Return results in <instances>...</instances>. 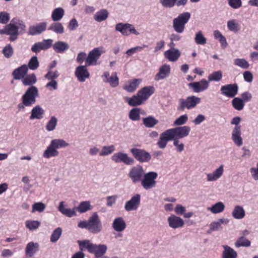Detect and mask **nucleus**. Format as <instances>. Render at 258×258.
<instances>
[{"mask_svg": "<svg viewBox=\"0 0 258 258\" xmlns=\"http://www.w3.org/2000/svg\"><path fill=\"white\" fill-rule=\"evenodd\" d=\"M37 78L34 74L26 75L22 80L24 86H34L33 85L37 82Z\"/></svg>", "mask_w": 258, "mask_h": 258, "instance_id": "nucleus-40", "label": "nucleus"}, {"mask_svg": "<svg viewBox=\"0 0 258 258\" xmlns=\"http://www.w3.org/2000/svg\"><path fill=\"white\" fill-rule=\"evenodd\" d=\"M50 144L57 150L58 149L67 147L69 146V144L67 143L64 140L60 139L52 140Z\"/></svg>", "mask_w": 258, "mask_h": 258, "instance_id": "nucleus-45", "label": "nucleus"}, {"mask_svg": "<svg viewBox=\"0 0 258 258\" xmlns=\"http://www.w3.org/2000/svg\"><path fill=\"white\" fill-rule=\"evenodd\" d=\"M64 15V10L62 8H55L51 13V19L53 22H58L61 20Z\"/></svg>", "mask_w": 258, "mask_h": 258, "instance_id": "nucleus-33", "label": "nucleus"}, {"mask_svg": "<svg viewBox=\"0 0 258 258\" xmlns=\"http://www.w3.org/2000/svg\"><path fill=\"white\" fill-rule=\"evenodd\" d=\"M79 247L81 250H87L89 252L94 253L96 257L103 255L107 249L105 245H96L92 243H79Z\"/></svg>", "mask_w": 258, "mask_h": 258, "instance_id": "nucleus-5", "label": "nucleus"}, {"mask_svg": "<svg viewBox=\"0 0 258 258\" xmlns=\"http://www.w3.org/2000/svg\"><path fill=\"white\" fill-rule=\"evenodd\" d=\"M224 172V165H220L212 173L206 174L207 181L208 182H214L217 181L223 176Z\"/></svg>", "mask_w": 258, "mask_h": 258, "instance_id": "nucleus-17", "label": "nucleus"}, {"mask_svg": "<svg viewBox=\"0 0 258 258\" xmlns=\"http://www.w3.org/2000/svg\"><path fill=\"white\" fill-rule=\"evenodd\" d=\"M58 120L56 117L52 116L50 117L45 126L46 130L49 132L54 130L56 128Z\"/></svg>", "mask_w": 258, "mask_h": 258, "instance_id": "nucleus-53", "label": "nucleus"}, {"mask_svg": "<svg viewBox=\"0 0 258 258\" xmlns=\"http://www.w3.org/2000/svg\"><path fill=\"white\" fill-rule=\"evenodd\" d=\"M154 88L153 87H145L139 90L137 94L141 99L143 103L154 93Z\"/></svg>", "mask_w": 258, "mask_h": 258, "instance_id": "nucleus-26", "label": "nucleus"}, {"mask_svg": "<svg viewBox=\"0 0 258 258\" xmlns=\"http://www.w3.org/2000/svg\"><path fill=\"white\" fill-rule=\"evenodd\" d=\"M177 0H160V3L165 8H173Z\"/></svg>", "mask_w": 258, "mask_h": 258, "instance_id": "nucleus-61", "label": "nucleus"}, {"mask_svg": "<svg viewBox=\"0 0 258 258\" xmlns=\"http://www.w3.org/2000/svg\"><path fill=\"white\" fill-rule=\"evenodd\" d=\"M195 40L198 44L204 45L206 43V38L204 36L201 31H199L196 34Z\"/></svg>", "mask_w": 258, "mask_h": 258, "instance_id": "nucleus-59", "label": "nucleus"}, {"mask_svg": "<svg viewBox=\"0 0 258 258\" xmlns=\"http://www.w3.org/2000/svg\"><path fill=\"white\" fill-rule=\"evenodd\" d=\"M112 228L117 232H122L126 228V223L122 217L115 218L113 221Z\"/></svg>", "mask_w": 258, "mask_h": 258, "instance_id": "nucleus-29", "label": "nucleus"}, {"mask_svg": "<svg viewBox=\"0 0 258 258\" xmlns=\"http://www.w3.org/2000/svg\"><path fill=\"white\" fill-rule=\"evenodd\" d=\"M172 139L179 140L189 135L191 128L189 126H177L167 130Z\"/></svg>", "mask_w": 258, "mask_h": 258, "instance_id": "nucleus-8", "label": "nucleus"}, {"mask_svg": "<svg viewBox=\"0 0 258 258\" xmlns=\"http://www.w3.org/2000/svg\"><path fill=\"white\" fill-rule=\"evenodd\" d=\"M39 95V90L35 86L28 88L23 95L22 102L18 105L19 109H24L26 107H30L36 102V98Z\"/></svg>", "mask_w": 258, "mask_h": 258, "instance_id": "nucleus-3", "label": "nucleus"}, {"mask_svg": "<svg viewBox=\"0 0 258 258\" xmlns=\"http://www.w3.org/2000/svg\"><path fill=\"white\" fill-rule=\"evenodd\" d=\"M238 86L236 84H228L221 87L222 94L229 98L234 97L238 92Z\"/></svg>", "mask_w": 258, "mask_h": 258, "instance_id": "nucleus-16", "label": "nucleus"}, {"mask_svg": "<svg viewBox=\"0 0 258 258\" xmlns=\"http://www.w3.org/2000/svg\"><path fill=\"white\" fill-rule=\"evenodd\" d=\"M234 65L243 69H247L250 65L248 62L244 58H236L233 60Z\"/></svg>", "mask_w": 258, "mask_h": 258, "instance_id": "nucleus-52", "label": "nucleus"}, {"mask_svg": "<svg viewBox=\"0 0 258 258\" xmlns=\"http://www.w3.org/2000/svg\"><path fill=\"white\" fill-rule=\"evenodd\" d=\"M115 150V147L114 145L110 146H103L101 151L99 153V155L101 156H108L112 154Z\"/></svg>", "mask_w": 258, "mask_h": 258, "instance_id": "nucleus-50", "label": "nucleus"}, {"mask_svg": "<svg viewBox=\"0 0 258 258\" xmlns=\"http://www.w3.org/2000/svg\"><path fill=\"white\" fill-rule=\"evenodd\" d=\"M40 225V222L36 220H27L25 222L26 227L30 230H35Z\"/></svg>", "mask_w": 258, "mask_h": 258, "instance_id": "nucleus-56", "label": "nucleus"}, {"mask_svg": "<svg viewBox=\"0 0 258 258\" xmlns=\"http://www.w3.org/2000/svg\"><path fill=\"white\" fill-rule=\"evenodd\" d=\"M222 78V72L221 71H216L210 74L208 76V81H220Z\"/></svg>", "mask_w": 258, "mask_h": 258, "instance_id": "nucleus-54", "label": "nucleus"}, {"mask_svg": "<svg viewBox=\"0 0 258 258\" xmlns=\"http://www.w3.org/2000/svg\"><path fill=\"white\" fill-rule=\"evenodd\" d=\"M46 208V205L45 204L42 202L35 203L32 207V213H35V212H42Z\"/></svg>", "mask_w": 258, "mask_h": 258, "instance_id": "nucleus-55", "label": "nucleus"}, {"mask_svg": "<svg viewBox=\"0 0 258 258\" xmlns=\"http://www.w3.org/2000/svg\"><path fill=\"white\" fill-rule=\"evenodd\" d=\"M180 52L178 49L173 48L166 51L164 55L169 61H176L180 56Z\"/></svg>", "mask_w": 258, "mask_h": 258, "instance_id": "nucleus-28", "label": "nucleus"}, {"mask_svg": "<svg viewBox=\"0 0 258 258\" xmlns=\"http://www.w3.org/2000/svg\"><path fill=\"white\" fill-rule=\"evenodd\" d=\"M232 104L234 109L239 111L242 110L244 106L243 100L239 97L234 98L232 101Z\"/></svg>", "mask_w": 258, "mask_h": 258, "instance_id": "nucleus-51", "label": "nucleus"}, {"mask_svg": "<svg viewBox=\"0 0 258 258\" xmlns=\"http://www.w3.org/2000/svg\"><path fill=\"white\" fill-rule=\"evenodd\" d=\"M104 52L102 47L95 48L90 51L86 58V66L95 65L98 59Z\"/></svg>", "mask_w": 258, "mask_h": 258, "instance_id": "nucleus-12", "label": "nucleus"}, {"mask_svg": "<svg viewBox=\"0 0 258 258\" xmlns=\"http://www.w3.org/2000/svg\"><path fill=\"white\" fill-rule=\"evenodd\" d=\"M158 173L155 171H150L144 173L141 184L145 190H149L155 187L156 185V179Z\"/></svg>", "mask_w": 258, "mask_h": 258, "instance_id": "nucleus-7", "label": "nucleus"}, {"mask_svg": "<svg viewBox=\"0 0 258 258\" xmlns=\"http://www.w3.org/2000/svg\"><path fill=\"white\" fill-rule=\"evenodd\" d=\"M3 53L6 57L10 58L13 54V48L10 44H8L4 48Z\"/></svg>", "mask_w": 258, "mask_h": 258, "instance_id": "nucleus-63", "label": "nucleus"}, {"mask_svg": "<svg viewBox=\"0 0 258 258\" xmlns=\"http://www.w3.org/2000/svg\"><path fill=\"white\" fill-rule=\"evenodd\" d=\"M78 226L80 228H85L92 233H98L102 229L101 220L96 212L93 213L87 220L79 222Z\"/></svg>", "mask_w": 258, "mask_h": 258, "instance_id": "nucleus-2", "label": "nucleus"}, {"mask_svg": "<svg viewBox=\"0 0 258 258\" xmlns=\"http://www.w3.org/2000/svg\"><path fill=\"white\" fill-rule=\"evenodd\" d=\"M225 206L222 202H218L207 208V211L216 214L222 213L225 209Z\"/></svg>", "mask_w": 258, "mask_h": 258, "instance_id": "nucleus-30", "label": "nucleus"}, {"mask_svg": "<svg viewBox=\"0 0 258 258\" xmlns=\"http://www.w3.org/2000/svg\"><path fill=\"white\" fill-rule=\"evenodd\" d=\"M39 61L37 56H34L31 57L28 62V68L32 70H36L39 67Z\"/></svg>", "mask_w": 258, "mask_h": 258, "instance_id": "nucleus-58", "label": "nucleus"}, {"mask_svg": "<svg viewBox=\"0 0 258 258\" xmlns=\"http://www.w3.org/2000/svg\"><path fill=\"white\" fill-rule=\"evenodd\" d=\"M147 47H148V45L143 44L142 46H136L135 47H133L132 48L128 49L126 51V54L128 56H131L134 53H136L137 51L141 50L143 49V48H146Z\"/></svg>", "mask_w": 258, "mask_h": 258, "instance_id": "nucleus-64", "label": "nucleus"}, {"mask_svg": "<svg viewBox=\"0 0 258 258\" xmlns=\"http://www.w3.org/2000/svg\"><path fill=\"white\" fill-rule=\"evenodd\" d=\"M108 16V11L106 9H102L96 12L94 16V18L96 21L101 22L105 21Z\"/></svg>", "mask_w": 258, "mask_h": 258, "instance_id": "nucleus-43", "label": "nucleus"}, {"mask_svg": "<svg viewBox=\"0 0 258 258\" xmlns=\"http://www.w3.org/2000/svg\"><path fill=\"white\" fill-rule=\"evenodd\" d=\"M223 247L224 250L222 258H236L237 253L234 249L227 245H223Z\"/></svg>", "mask_w": 258, "mask_h": 258, "instance_id": "nucleus-38", "label": "nucleus"}, {"mask_svg": "<svg viewBox=\"0 0 258 258\" xmlns=\"http://www.w3.org/2000/svg\"><path fill=\"white\" fill-rule=\"evenodd\" d=\"M232 215L236 219H242L245 215V211L242 207L237 205L234 207Z\"/></svg>", "mask_w": 258, "mask_h": 258, "instance_id": "nucleus-36", "label": "nucleus"}, {"mask_svg": "<svg viewBox=\"0 0 258 258\" xmlns=\"http://www.w3.org/2000/svg\"><path fill=\"white\" fill-rule=\"evenodd\" d=\"M167 221L169 226L173 229L182 227L184 224L183 220L180 217L174 215L169 216L167 219Z\"/></svg>", "mask_w": 258, "mask_h": 258, "instance_id": "nucleus-24", "label": "nucleus"}, {"mask_svg": "<svg viewBox=\"0 0 258 258\" xmlns=\"http://www.w3.org/2000/svg\"><path fill=\"white\" fill-rule=\"evenodd\" d=\"M143 123L146 127L151 128L158 123V120L154 117L150 116L143 118Z\"/></svg>", "mask_w": 258, "mask_h": 258, "instance_id": "nucleus-47", "label": "nucleus"}, {"mask_svg": "<svg viewBox=\"0 0 258 258\" xmlns=\"http://www.w3.org/2000/svg\"><path fill=\"white\" fill-rule=\"evenodd\" d=\"M201 101V98L194 95L188 96L185 99L180 98L178 100L177 110L183 111L185 108L190 109L195 108Z\"/></svg>", "mask_w": 258, "mask_h": 258, "instance_id": "nucleus-6", "label": "nucleus"}, {"mask_svg": "<svg viewBox=\"0 0 258 258\" xmlns=\"http://www.w3.org/2000/svg\"><path fill=\"white\" fill-rule=\"evenodd\" d=\"M125 100L128 104L131 106H137L143 103V102L142 101L138 94L134 95L131 98L126 97Z\"/></svg>", "mask_w": 258, "mask_h": 258, "instance_id": "nucleus-44", "label": "nucleus"}, {"mask_svg": "<svg viewBox=\"0 0 258 258\" xmlns=\"http://www.w3.org/2000/svg\"><path fill=\"white\" fill-rule=\"evenodd\" d=\"M131 152L135 158L140 162H148L151 159L150 153L144 150L133 148L131 150Z\"/></svg>", "mask_w": 258, "mask_h": 258, "instance_id": "nucleus-14", "label": "nucleus"}, {"mask_svg": "<svg viewBox=\"0 0 258 258\" xmlns=\"http://www.w3.org/2000/svg\"><path fill=\"white\" fill-rule=\"evenodd\" d=\"M188 120V116L187 114H184L177 118L173 122L174 126H180L186 123Z\"/></svg>", "mask_w": 258, "mask_h": 258, "instance_id": "nucleus-57", "label": "nucleus"}, {"mask_svg": "<svg viewBox=\"0 0 258 258\" xmlns=\"http://www.w3.org/2000/svg\"><path fill=\"white\" fill-rule=\"evenodd\" d=\"M75 208L77 211L80 213H83L91 210L92 206L91 205L90 201H84L81 202L79 205Z\"/></svg>", "mask_w": 258, "mask_h": 258, "instance_id": "nucleus-39", "label": "nucleus"}, {"mask_svg": "<svg viewBox=\"0 0 258 258\" xmlns=\"http://www.w3.org/2000/svg\"><path fill=\"white\" fill-rule=\"evenodd\" d=\"M111 160L116 163L123 162L124 164L128 165H133L135 160L132 157L125 153L118 152L114 153L111 156Z\"/></svg>", "mask_w": 258, "mask_h": 258, "instance_id": "nucleus-11", "label": "nucleus"}, {"mask_svg": "<svg viewBox=\"0 0 258 258\" xmlns=\"http://www.w3.org/2000/svg\"><path fill=\"white\" fill-rule=\"evenodd\" d=\"M170 141H172V138L167 130L160 134L157 145L159 149H163L166 147L168 142Z\"/></svg>", "mask_w": 258, "mask_h": 258, "instance_id": "nucleus-23", "label": "nucleus"}, {"mask_svg": "<svg viewBox=\"0 0 258 258\" xmlns=\"http://www.w3.org/2000/svg\"><path fill=\"white\" fill-rule=\"evenodd\" d=\"M26 25L22 20L14 18L3 29H0V34L9 35V40L13 42L18 39L20 34L26 31Z\"/></svg>", "mask_w": 258, "mask_h": 258, "instance_id": "nucleus-1", "label": "nucleus"}, {"mask_svg": "<svg viewBox=\"0 0 258 258\" xmlns=\"http://www.w3.org/2000/svg\"><path fill=\"white\" fill-rule=\"evenodd\" d=\"M39 250L38 243H28L27 245L25 252L27 257H32Z\"/></svg>", "mask_w": 258, "mask_h": 258, "instance_id": "nucleus-31", "label": "nucleus"}, {"mask_svg": "<svg viewBox=\"0 0 258 258\" xmlns=\"http://www.w3.org/2000/svg\"><path fill=\"white\" fill-rule=\"evenodd\" d=\"M229 222V220L227 218H220L216 221L212 222L210 225V230L212 231H216L222 229V224H227Z\"/></svg>", "mask_w": 258, "mask_h": 258, "instance_id": "nucleus-37", "label": "nucleus"}, {"mask_svg": "<svg viewBox=\"0 0 258 258\" xmlns=\"http://www.w3.org/2000/svg\"><path fill=\"white\" fill-rule=\"evenodd\" d=\"M59 152L50 144L46 148L43 153V157L45 159H49L58 156Z\"/></svg>", "mask_w": 258, "mask_h": 258, "instance_id": "nucleus-32", "label": "nucleus"}, {"mask_svg": "<svg viewBox=\"0 0 258 258\" xmlns=\"http://www.w3.org/2000/svg\"><path fill=\"white\" fill-rule=\"evenodd\" d=\"M44 110L40 105L34 107L31 111V115L29 117L31 120L41 119L43 118Z\"/></svg>", "mask_w": 258, "mask_h": 258, "instance_id": "nucleus-25", "label": "nucleus"}, {"mask_svg": "<svg viewBox=\"0 0 258 258\" xmlns=\"http://www.w3.org/2000/svg\"><path fill=\"white\" fill-rule=\"evenodd\" d=\"M10 19V14L6 12H0V24H6Z\"/></svg>", "mask_w": 258, "mask_h": 258, "instance_id": "nucleus-60", "label": "nucleus"}, {"mask_svg": "<svg viewBox=\"0 0 258 258\" xmlns=\"http://www.w3.org/2000/svg\"><path fill=\"white\" fill-rule=\"evenodd\" d=\"M232 140L234 144L238 147L243 144L242 139L241 137V129L239 126L234 127L232 133Z\"/></svg>", "mask_w": 258, "mask_h": 258, "instance_id": "nucleus-27", "label": "nucleus"}, {"mask_svg": "<svg viewBox=\"0 0 258 258\" xmlns=\"http://www.w3.org/2000/svg\"><path fill=\"white\" fill-rule=\"evenodd\" d=\"M87 66L86 64L85 66H79L76 69L75 75L78 80L81 82H85L90 77V74L86 68Z\"/></svg>", "mask_w": 258, "mask_h": 258, "instance_id": "nucleus-19", "label": "nucleus"}, {"mask_svg": "<svg viewBox=\"0 0 258 258\" xmlns=\"http://www.w3.org/2000/svg\"><path fill=\"white\" fill-rule=\"evenodd\" d=\"M141 195L136 194L131 199L126 201L124 204V209L127 212L137 210L141 203Z\"/></svg>", "mask_w": 258, "mask_h": 258, "instance_id": "nucleus-13", "label": "nucleus"}, {"mask_svg": "<svg viewBox=\"0 0 258 258\" xmlns=\"http://www.w3.org/2000/svg\"><path fill=\"white\" fill-rule=\"evenodd\" d=\"M191 17L189 12H183L180 14L177 17L173 19L172 27L177 33H182L184 32L185 25L189 21Z\"/></svg>", "mask_w": 258, "mask_h": 258, "instance_id": "nucleus-4", "label": "nucleus"}, {"mask_svg": "<svg viewBox=\"0 0 258 258\" xmlns=\"http://www.w3.org/2000/svg\"><path fill=\"white\" fill-rule=\"evenodd\" d=\"M28 68L26 64H23L20 67L15 69L12 73V76L14 80L23 79L27 74Z\"/></svg>", "mask_w": 258, "mask_h": 258, "instance_id": "nucleus-22", "label": "nucleus"}, {"mask_svg": "<svg viewBox=\"0 0 258 258\" xmlns=\"http://www.w3.org/2000/svg\"><path fill=\"white\" fill-rule=\"evenodd\" d=\"M115 29L124 36H128L131 34H134L136 35H140V33L136 30L135 27L129 23H117L115 25Z\"/></svg>", "mask_w": 258, "mask_h": 258, "instance_id": "nucleus-10", "label": "nucleus"}, {"mask_svg": "<svg viewBox=\"0 0 258 258\" xmlns=\"http://www.w3.org/2000/svg\"><path fill=\"white\" fill-rule=\"evenodd\" d=\"M53 48L57 53H62L69 48V45L64 41H57L53 45Z\"/></svg>", "mask_w": 258, "mask_h": 258, "instance_id": "nucleus-35", "label": "nucleus"}, {"mask_svg": "<svg viewBox=\"0 0 258 258\" xmlns=\"http://www.w3.org/2000/svg\"><path fill=\"white\" fill-rule=\"evenodd\" d=\"M171 69L169 65L164 64L160 67L159 72L155 75L154 80L158 81L165 79L170 73Z\"/></svg>", "mask_w": 258, "mask_h": 258, "instance_id": "nucleus-21", "label": "nucleus"}, {"mask_svg": "<svg viewBox=\"0 0 258 258\" xmlns=\"http://www.w3.org/2000/svg\"><path fill=\"white\" fill-rule=\"evenodd\" d=\"M48 30L56 34H62L64 32V28L61 23L59 22L53 23L48 27Z\"/></svg>", "mask_w": 258, "mask_h": 258, "instance_id": "nucleus-46", "label": "nucleus"}, {"mask_svg": "<svg viewBox=\"0 0 258 258\" xmlns=\"http://www.w3.org/2000/svg\"><path fill=\"white\" fill-rule=\"evenodd\" d=\"M105 83H108L112 87H116L119 85V79L116 72H113L107 80H104Z\"/></svg>", "mask_w": 258, "mask_h": 258, "instance_id": "nucleus-49", "label": "nucleus"}, {"mask_svg": "<svg viewBox=\"0 0 258 258\" xmlns=\"http://www.w3.org/2000/svg\"><path fill=\"white\" fill-rule=\"evenodd\" d=\"M145 172L143 167L137 165L130 169L127 175L133 183H137L141 182Z\"/></svg>", "mask_w": 258, "mask_h": 258, "instance_id": "nucleus-9", "label": "nucleus"}, {"mask_svg": "<svg viewBox=\"0 0 258 258\" xmlns=\"http://www.w3.org/2000/svg\"><path fill=\"white\" fill-rule=\"evenodd\" d=\"M62 233V229L58 227L55 229L52 232L51 236V242H56L60 237Z\"/></svg>", "mask_w": 258, "mask_h": 258, "instance_id": "nucleus-62", "label": "nucleus"}, {"mask_svg": "<svg viewBox=\"0 0 258 258\" xmlns=\"http://www.w3.org/2000/svg\"><path fill=\"white\" fill-rule=\"evenodd\" d=\"M46 22H41L36 25H32L29 27L28 33L32 36L39 35L46 30Z\"/></svg>", "mask_w": 258, "mask_h": 258, "instance_id": "nucleus-20", "label": "nucleus"}, {"mask_svg": "<svg viewBox=\"0 0 258 258\" xmlns=\"http://www.w3.org/2000/svg\"><path fill=\"white\" fill-rule=\"evenodd\" d=\"M228 30L234 33H237L240 29V25L236 19H231L227 22Z\"/></svg>", "mask_w": 258, "mask_h": 258, "instance_id": "nucleus-42", "label": "nucleus"}, {"mask_svg": "<svg viewBox=\"0 0 258 258\" xmlns=\"http://www.w3.org/2000/svg\"><path fill=\"white\" fill-rule=\"evenodd\" d=\"M141 82V80L134 79L124 86L123 88L128 92H134Z\"/></svg>", "mask_w": 258, "mask_h": 258, "instance_id": "nucleus-48", "label": "nucleus"}, {"mask_svg": "<svg viewBox=\"0 0 258 258\" xmlns=\"http://www.w3.org/2000/svg\"><path fill=\"white\" fill-rule=\"evenodd\" d=\"M189 86L192 88L196 93L203 92L209 87V82L205 79H202L199 82H194L189 84Z\"/></svg>", "mask_w": 258, "mask_h": 258, "instance_id": "nucleus-18", "label": "nucleus"}, {"mask_svg": "<svg viewBox=\"0 0 258 258\" xmlns=\"http://www.w3.org/2000/svg\"><path fill=\"white\" fill-rule=\"evenodd\" d=\"M142 109L140 108H134L128 112V118L132 121H138L140 120V114Z\"/></svg>", "mask_w": 258, "mask_h": 258, "instance_id": "nucleus-41", "label": "nucleus"}, {"mask_svg": "<svg viewBox=\"0 0 258 258\" xmlns=\"http://www.w3.org/2000/svg\"><path fill=\"white\" fill-rule=\"evenodd\" d=\"M52 39H44L41 42H38L34 44L31 47V51L37 53L42 50L48 49L52 45Z\"/></svg>", "mask_w": 258, "mask_h": 258, "instance_id": "nucleus-15", "label": "nucleus"}, {"mask_svg": "<svg viewBox=\"0 0 258 258\" xmlns=\"http://www.w3.org/2000/svg\"><path fill=\"white\" fill-rule=\"evenodd\" d=\"M64 202H60L59 203L58 210L64 215L68 217H72L76 215V208L74 207L73 209H66L64 207Z\"/></svg>", "mask_w": 258, "mask_h": 258, "instance_id": "nucleus-34", "label": "nucleus"}]
</instances>
